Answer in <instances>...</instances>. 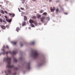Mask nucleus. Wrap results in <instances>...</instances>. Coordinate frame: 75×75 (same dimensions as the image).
<instances>
[{"label": "nucleus", "instance_id": "nucleus-28", "mask_svg": "<svg viewBox=\"0 0 75 75\" xmlns=\"http://www.w3.org/2000/svg\"><path fill=\"white\" fill-rule=\"evenodd\" d=\"M6 48L7 50H8V49H9V47H8V46H6Z\"/></svg>", "mask_w": 75, "mask_h": 75}, {"label": "nucleus", "instance_id": "nucleus-37", "mask_svg": "<svg viewBox=\"0 0 75 75\" xmlns=\"http://www.w3.org/2000/svg\"><path fill=\"white\" fill-rule=\"evenodd\" d=\"M4 12L6 14H7V11H5Z\"/></svg>", "mask_w": 75, "mask_h": 75}, {"label": "nucleus", "instance_id": "nucleus-3", "mask_svg": "<svg viewBox=\"0 0 75 75\" xmlns=\"http://www.w3.org/2000/svg\"><path fill=\"white\" fill-rule=\"evenodd\" d=\"M4 72L6 75H10L12 74L11 71V69H10L5 70Z\"/></svg>", "mask_w": 75, "mask_h": 75}, {"label": "nucleus", "instance_id": "nucleus-35", "mask_svg": "<svg viewBox=\"0 0 75 75\" xmlns=\"http://www.w3.org/2000/svg\"><path fill=\"white\" fill-rule=\"evenodd\" d=\"M20 45H21V47H23V44H21Z\"/></svg>", "mask_w": 75, "mask_h": 75}, {"label": "nucleus", "instance_id": "nucleus-47", "mask_svg": "<svg viewBox=\"0 0 75 75\" xmlns=\"http://www.w3.org/2000/svg\"><path fill=\"white\" fill-rule=\"evenodd\" d=\"M39 25H41V23H39Z\"/></svg>", "mask_w": 75, "mask_h": 75}, {"label": "nucleus", "instance_id": "nucleus-27", "mask_svg": "<svg viewBox=\"0 0 75 75\" xmlns=\"http://www.w3.org/2000/svg\"><path fill=\"white\" fill-rule=\"evenodd\" d=\"M59 11V9H56V11L57 13H58V12Z\"/></svg>", "mask_w": 75, "mask_h": 75}, {"label": "nucleus", "instance_id": "nucleus-45", "mask_svg": "<svg viewBox=\"0 0 75 75\" xmlns=\"http://www.w3.org/2000/svg\"><path fill=\"white\" fill-rule=\"evenodd\" d=\"M29 29H31V28L30 27H29L28 28Z\"/></svg>", "mask_w": 75, "mask_h": 75}, {"label": "nucleus", "instance_id": "nucleus-12", "mask_svg": "<svg viewBox=\"0 0 75 75\" xmlns=\"http://www.w3.org/2000/svg\"><path fill=\"white\" fill-rule=\"evenodd\" d=\"M2 51L3 53H2V54H3V55H4L5 54V51H4V49H2Z\"/></svg>", "mask_w": 75, "mask_h": 75}, {"label": "nucleus", "instance_id": "nucleus-43", "mask_svg": "<svg viewBox=\"0 0 75 75\" xmlns=\"http://www.w3.org/2000/svg\"><path fill=\"white\" fill-rule=\"evenodd\" d=\"M1 53H0V56H1Z\"/></svg>", "mask_w": 75, "mask_h": 75}, {"label": "nucleus", "instance_id": "nucleus-52", "mask_svg": "<svg viewBox=\"0 0 75 75\" xmlns=\"http://www.w3.org/2000/svg\"><path fill=\"white\" fill-rule=\"evenodd\" d=\"M45 25V24H44V25Z\"/></svg>", "mask_w": 75, "mask_h": 75}, {"label": "nucleus", "instance_id": "nucleus-33", "mask_svg": "<svg viewBox=\"0 0 75 75\" xmlns=\"http://www.w3.org/2000/svg\"><path fill=\"white\" fill-rule=\"evenodd\" d=\"M21 1H22V2H24L25 1V0H21Z\"/></svg>", "mask_w": 75, "mask_h": 75}, {"label": "nucleus", "instance_id": "nucleus-48", "mask_svg": "<svg viewBox=\"0 0 75 75\" xmlns=\"http://www.w3.org/2000/svg\"><path fill=\"white\" fill-rule=\"evenodd\" d=\"M3 47L4 48V46Z\"/></svg>", "mask_w": 75, "mask_h": 75}, {"label": "nucleus", "instance_id": "nucleus-55", "mask_svg": "<svg viewBox=\"0 0 75 75\" xmlns=\"http://www.w3.org/2000/svg\"><path fill=\"white\" fill-rule=\"evenodd\" d=\"M47 0V1L48 0Z\"/></svg>", "mask_w": 75, "mask_h": 75}, {"label": "nucleus", "instance_id": "nucleus-24", "mask_svg": "<svg viewBox=\"0 0 75 75\" xmlns=\"http://www.w3.org/2000/svg\"><path fill=\"white\" fill-rule=\"evenodd\" d=\"M1 13L2 14H4V11H3V10H1Z\"/></svg>", "mask_w": 75, "mask_h": 75}, {"label": "nucleus", "instance_id": "nucleus-13", "mask_svg": "<svg viewBox=\"0 0 75 75\" xmlns=\"http://www.w3.org/2000/svg\"><path fill=\"white\" fill-rule=\"evenodd\" d=\"M42 64H43V63L42 62H40L38 64L39 67H40V66H42Z\"/></svg>", "mask_w": 75, "mask_h": 75}, {"label": "nucleus", "instance_id": "nucleus-7", "mask_svg": "<svg viewBox=\"0 0 75 75\" xmlns=\"http://www.w3.org/2000/svg\"><path fill=\"white\" fill-rule=\"evenodd\" d=\"M45 19V17L42 16V17H41L40 18V20L42 23H44V20Z\"/></svg>", "mask_w": 75, "mask_h": 75}, {"label": "nucleus", "instance_id": "nucleus-20", "mask_svg": "<svg viewBox=\"0 0 75 75\" xmlns=\"http://www.w3.org/2000/svg\"><path fill=\"white\" fill-rule=\"evenodd\" d=\"M42 15H44V16H46L47 15V13L46 12L43 13H42Z\"/></svg>", "mask_w": 75, "mask_h": 75}, {"label": "nucleus", "instance_id": "nucleus-17", "mask_svg": "<svg viewBox=\"0 0 75 75\" xmlns=\"http://www.w3.org/2000/svg\"><path fill=\"white\" fill-rule=\"evenodd\" d=\"M24 25H25V22H24L22 23V26H24Z\"/></svg>", "mask_w": 75, "mask_h": 75}, {"label": "nucleus", "instance_id": "nucleus-9", "mask_svg": "<svg viewBox=\"0 0 75 75\" xmlns=\"http://www.w3.org/2000/svg\"><path fill=\"white\" fill-rule=\"evenodd\" d=\"M52 8V7H51L50 8L52 12V11H55V7H54L53 9Z\"/></svg>", "mask_w": 75, "mask_h": 75}, {"label": "nucleus", "instance_id": "nucleus-19", "mask_svg": "<svg viewBox=\"0 0 75 75\" xmlns=\"http://www.w3.org/2000/svg\"><path fill=\"white\" fill-rule=\"evenodd\" d=\"M35 43V42L33 41L31 42L30 43V44H31L33 45V44H34Z\"/></svg>", "mask_w": 75, "mask_h": 75}, {"label": "nucleus", "instance_id": "nucleus-32", "mask_svg": "<svg viewBox=\"0 0 75 75\" xmlns=\"http://www.w3.org/2000/svg\"><path fill=\"white\" fill-rule=\"evenodd\" d=\"M6 27H7V28H8L9 27L8 26V25H6Z\"/></svg>", "mask_w": 75, "mask_h": 75}, {"label": "nucleus", "instance_id": "nucleus-4", "mask_svg": "<svg viewBox=\"0 0 75 75\" xmlns=\"http://www.w3.org/2000/svg\"><path fill=\"white\" fill-rule=\"evenodd\" d=\"M8 52L10 54H13V55H16V54L17 53V52L14 50H13L12 52L11 51H9V52L7 51L6 52V54H7Z\"/></svg>", "mask_w": 75, "mask_h": 75}, {"label": "nucleus", "instance_id": "nucleus-42", "mask_svg": "<svg viewBox=\"0 0 75 75\" xmlns=\"http://www.w3.org/2000/svg\"><path fill=\"white\" fill-rule=\"evenodd\" d=\"M3 22L4 23H5V21H4L3 20Z\"/></svg>", "mask_w": 75, "mask_h": 75}, {"label": "nucleus", "instance_id": "nucleus-40", "mask_svg": "<svg viewBox=\"0 0 75 75\" xmlns=\"http://www.w3.org/2000/svg\"><path fill=\"white\" fill-rule=\"evenodd\" d=\"M21 10H24V8H21Z\"/></svg>", "mask_w": 75, "mask_h": 75}, {"label": "nucleus", "instance_id": "nucleus-18", "mask_svg": "<svg viewBox=\"0 0 75 75\" xmlns=\"http://www.w3.org/2000/svg\"><path fill=\"white\" fill-rule=\"evenodd\" d=\"M18 30H20V28H19L18 27H17L16 28V31H17V32H18Z\"/></svg>", "mask_w": 75, "mask_h": 75}, {"label": "nucleus", "instance_id": "nucleus-15", "mask_svg": "<svg viewBox=\"0 0 75 75\" xmlns=\"http://www.w3.org/2000/svg\"><path fill=\"white\" fill-rule=\"evenodd\" d=\"M11 16H13V17H14L15 16V15L13 13H12L11 14L9 13V16H11Z\"/></svg>", "mask_w": 75, "mask_h": 75}, {"label": "nucleus", "instance_id": "nucleus-10", "mask_svg": "<svg viewBox=\"0 0 75 75\" xmlns=\"http://www.w3.org/2000/svg\"><path fill=\"white\" fill-rule=\"evenodd\" d=\"M11 20H12V19H11L9 20L6 19V21H7V22H8V23H10L11 22Z\"/></svg>", "mask_w": 75, "mask_h": 75}, {"label": "nucleus", "instance_id": "nucleus-29", "mask_svg": "<svg viewBox=\"0 0 75 75\" xmlns=\"http://www.w3.org/2000/svg\"><path fill=\"white\" fill-rule=\"evenodd\" d=\"M24 21H25V20H27V18L25 17H24Z\"/></svg>", "mask_w": 75, "mask_h": 75}, {"label": "nucleus", "instance_id": "nucleus-30", "mask_svg": "<svg viewBox=\"0 0 75 75\" xmlns=\"http://www.w3.org/2000/svg\"><path fill=\"white\" fill-rule=\"evenodd\" d=\"M13 75H16V72H15V73H13Z\"/></svg>", "mask_w": 75, "mask_h": 75}, {"label": "nucleus", "instance_id": "nucleus-1", "mask_svg": "<svg viewBox=\"0 0 75 75\" xmlns=\"http://www.w3.org/2000/svg\"><path fill=\"white\" fill-rule=\"evenodd\" d=\"M11 59L7 56L3 58L4 61L7 62V64L6 65L7 67L9 68H13V67H14V66H11L10 65V64H11V62H10V61H11Z\"/></svg>", "mask_w": 75, "mask_h": 75}, {"label": "nucleus", "instance_id": "nucleus-41", "mask_svg": "<svg viewBox=\"0 0 75 75\" xmlns=\"http://www.w3.org/2000/svg\"><path fill=\"white\" fill-rule=\"evenodd\" d=\"M64 14H66V15H67V14H68V13H65Z\"/></svg>", "mask_w": 75, "mask_h": 75}, {"label": "nucleus", "instance_id": "nucleus-36", "mask_svg": "<svg viewBox=\"0 0 75 75\" xmlns=\"http://www.w3.org/2000/svg\"><path fill=\"white\" fill-rule=\"evenodd\" d=\"M2 65V63H1V62H0V65Z\"/></svg>", "mask_w": 75, "mask_h": 75}, {"label": "nucleus", "instance_id": "nucleus-22", "mask_svg": "<svg viewBox=\"0 0 75 75\" xmlns=\"http://www.w3.org/2000/svg\"><path fill=\"white\" fill-rule=\"evenodd\" d=\"M30 25L31 26H32V27H34L35 26H34V25H33V24H31Z\"/></svg>", "mask_w": 75, "mask_h": 75}, {"label": "nucleus", "instance_id": "nucleus-53", "mask_svg": "<svg viewBox=\"0 0 75 75\" xmlns=\"http://www.w3.org/2000/svg\"><path fill=\"white\" fill-rule=\"evenodd\" d=\"M2 73H3V72H2Z\"/></svg>", "mask_w": 75, "mask_h": 75}, {"label": "nucleus", "instance_id": "nucleus-11", "mask_svg": "<svg viewBox=\"0 0 75 75\" xmlns=\"http://www.w3.org/2000/svg\"><path fill=\"white\" fill-rule=\"evenodd\" d=\"M13 60L14 62L16 63L17 62V60L15 58H13Z\"/></svg>", "mask_w": 75, "mask_h": 75}, {"label": "nucleus", "instance_id": "nucleus-31", "mask_svg": "<svg viewBox=\"0 0 75 75\" xmlns=\"http://www.w3.org/2000/svg\"><path fill=\"white\" fill-rule=\"evenodd\" d=\"M0 21L1 23H2V22H3V21L0 18Z\"/></svg>", "mask_w": 75, "mask_h": 75}, {"label": "nucleus", "instance_id": "nucleus-21", "mask_svg": "<svg viewBox=\"0 0 75 75\" xmlns=\"http://www.w3.org/2000/svg\"><path fill=\"white\" fill-rule=\"evenodd\" d=\"M46 20L48 21H49L50 20V18L49 17L46 18Z\"/></svg>", "mask_w": 75, "mask_h": 75}, {"label": "nucleus", "instance_id": "nucleus-34", "mask_svg": "<svg viewBox=\"0 0 75 75\" xmlns=\"http://www.w3.org/2000/svg\"><path fill=\"white\" fill-rule=\"evenodd\" d=\"M33 18H35V16H33L32 17Z\"/></svg>", "mask_w": 75, "mask_h": 75}, {"label": "nucleus", "instance_id": "nucleus-5", "mask_svg": "<svg viewBox=\"0 0 75 75\" xmlns=\"http://www.w3.org/2000/svg\"><path fill=\"white\" fill-rule=\"evenodd\" d=\"M29 22L30 23V24H32V23H33V24H35V26H38V23H37V21H33L30 20H29Z\"/></svg>", "mask_w": 75, "mask_h": 75}, {"label": "nucleus", "instance_id": "nucleus-26", "mask_svg": "<svg viewBox=\"0 0 75 75\" xmlns=\"http://www.w3.org/2000/svg\"><path fill=\"white\" fill-rule=\"evenodd\" d=\"M37 17L38 18H40V17H41V15H38L37 16Z\"/></svg>", "mask_w": 75, "mask_h": 75}, {"label": "nucleus", "instance_id": "nucleus-25", "mask_svg": "<svg viewBox=\"0 0 75 75\" xmlns=\"http://www.w3.org/2000/svg\"><path fill=\"white\" fill-rule=\"evenodd\" d=\"M18 69V68L16 67H14V70H17Z\"/></svg>", "mask_w": 75, "mask_h": 75}, {"label": "nucleus", "instance_id": "nucleus-39", "mask_svg": "<svg viewBox=\"0 0 75 75\" xmlns=\"http://www.w3.org/2000/svg\"><path fill=\"white\" fill-rule=\"evenodd\" d=\"M5 17L6 18H7V16H5Z\"/></svg>", "mask_w": 75, "mask_h": 75}, {"label": "nucleus", "instance_id": "nucleus-50", "mask_svg": "<svg viewBox=\"0 0 75 75\" xmlns=\"http://www.w3.org/2000/svg\"><path fill=\"white\" fill-rule=\"evenodd\" d=\"M1 16V14H0V16Z\"/></svg>", "mask_w": 75, "mask_h": 75}, {"label": "nucleus", "instance_id": "nucleus-6", "mask_svg": "<svg viewBox=\"0 0 75 75\" xmlns=\"http://www.w3.org/2000/svg\"><path fill=\"white\" fill-rule=\"evenodd\" d=\"M30 62H29L27 63V66L26 67V68H27V69L28 70H29L30 69Z\"/></svg>", "mask_w": 75, "mask_h": 75}, {"label": "nucleus", "instance_id": "nucleus-46", "mask_svg": "<svg viewBox=\"0 0 75 75\" xmlns=\"http://www.w3.org/2000/svg\"><path fill=\"white\" fill-rule=\"evenodd\" d=\"M36 0H32V1H35Z\"/></svg>", "mask_w": 75, "mask_h": 75}, {"label": "nucleus", "instance_id": "nucleus-38", "mask_svg": "<svg viewBox=\"0 0 75 75\" xmlns=\"http://www.w3.org/2000/svg\"><path fill=\"white\" fill-rule=\"evenodd\" d=\"M52 0H49V1L50 2H52Z\"/></svg>", "mask_w": 75, "mask_h": 75}, {"label": "nucleus", "instance_id": "nucleus-8", "mask_svg": "<svg viewBox=\"0 0 75 75\" xmlns=\"http://www.w3.org/2000/svg\"><path fill=\"white\" fill-rule=\"evenodd\" d=\"M18 60L19 61H22L23 60V56H21L19 57L18 59Z\"/></svg>", "mask_w": 75, "mask_h": 75}, {"label": "nucleus", "instance_id": "nucleus-23", "mask_svg": "<svg viewBox=\"0 0 75 75\" xmlns=\"http://www.w3.org/2000/svg\"><path fill=\"white\" fill-rule=\"evenodd\" d=\"M43 12H44V10H40V13H43Z\"/></svg>", "mask_w": 75, "mask_h": 75}, {"label": "nucleus", "instance_id": "nucleus-16", "mask_svg": "<svg viewBox=\"0 0 75 75\" xmlns=\"http://www.w3.org/2000/svg\"><path fill=\"white\" fill-rule=\"evenodd\" d=\"M11 43L13 44V45H16V41H15L14 42H11Z\"/></svg>", "mask_w": 75, "mask_h": 75}, {"label": "nucleus", "instance_id": "nucleus-51", "mask_svg": "<svg viewBox=\"0 0 75 75\" xmlns=\"http://www.w3.org/2000/svg\"><path fill=\"white\" fill-rule=\"evenodd\" d=\"M1 5H0V7H1Z\"/></svg>", "mask_w": 75, "mask_h": 75}, {"label": "nucleus", "instance_id": "nucleus-44", "mask_svg": "<svg viewBox=\"0 0 75 75\" xmlns=\"http://www.w3.org/2000/svg\"><path fill=\"white\" fill-rule=\"evenodd\" d=\"M65 1H68V0H65Z\"/></svg>", "mask_w": 75, "mask_h": 75}, {"label": "nucleus", "instance_id": "nucleus-49", "mask_svg": "<svg viewBox=\"0 0 75 75\" xmlns=\"http://www.w3.org/2000/svg\"><path fill=\"white\" fill-rule=\"evenodd\" d=\"M62 10H64V9L62 8Z\"/></svg>", "mask_w": 75, "mask_h": 75}, {"label": "nucleus", "instance_id": "nucleus-2", "mask_svg": "<svg viewBox=\"0 0 75 75\" xmlns=\"http://www.w3.org/2000/svg\"><path fill=\"white\" fill-rule=\"evenodd\" d=\"M38 55H39V54L38 51L37 50H35L32 53L31 57L33 59H36Z\"/></svg>", "mask_w": 75, "mask_h": 75}, {"label": "nucleus", "instance_id": "nucleus-54", "mask_svg": "<svg viewBox=\"0 0 75 75\" xmlns=\"http://www.w3.org/2000/svg\"><path fill=\"white\" fill-rule=\"evenodd\" d=\"M47 24H46V25Z\"/></svg>", "mask_w": 75, "mask_h": 75}, {"label": "nucleus", "instance_id": "nucleus-14", "mask_svg": "<svg viewBox=\"0 0 75 75\" xmlns=\"http://www.w3.org/2000/svg\"><path fill=\"white\" fill-rule=\"evenodd\" d=\"M1 28L4 30L6 28V27L4 25H1Z\"/></svg>", "mask_w": 75, "mask_h": 75}]
</instances>
